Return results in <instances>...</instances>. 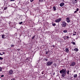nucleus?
Segmentation results:
<instances>
[{
    "label": "nucleus",
    "instance_id": "b1692460",
    "mask_svg": "<svg viewBox=\"0 0 80 80\" xmlns=\"http://www.w3.org/2000/svg\"><path fill=\"white\" fill-rule=\"evenodd\" d=\"M79 9H78V8L76 10V11L78 12V11Z\"/></svg>",
    "mask_w": 80,
    "mask_h": 80
},
{
    "label": "nucleus",
    "instance_id": "f257e3e1",
    "mask_svg": "<svg viewBox=\"0 0 80 80\" xmlns=\"http://www.w3.org/2000/svg\"><path fill=\"white\" fill-rule=\"evenodd\" d=\"M60 73L62 74V77H65V75H66V73H67V71H66L65 70H64V69H62V70L60 71Z\"/></svg>",
    "mask_w": 80,
    "mask_h": 80
},
{
    "label": "nucleus",
    "instance_id": "1a4fd4ad",
    "mask_svg": "<svg viewBox=\"0 0 80 80\" xmlns=\"http://www.w3.org/2000/svg\"><path fill=\"white\" fill-rule=\"evenodd\" d=\"M64 4L63 3H62L60 4V6L61 7H63V5H64Z\"/></svg>",
    "mask_w": 80,
    "mask_h": 80
},
{
    "label": "nucleus",
    "instance_id": "20e7f679",
    "mask_svg": "<svg viewBox=\"0 0 80 80\" xmlns=\"http://www.w3.org/2000/svg\"><path fill=\"white\" fill-rule=\"evenodd\" d=\"M75 65V62H72L70 64V66H74Z\"/></svg>",
    "mask_w": 80,
    "mask_h": 80
},
{
    "label": "nucleus",
    "instance_id": "6ab92c4d",
    "mask_svg": "<svg viewBox=\"0 0 80 80\" xmlns=\"http://www.w3.org/2000/svg\"><path fill=\"white\" fill-rule=\"evenodd\" d=\"M2 68L1 67H0V72H1V71H2Z\"/></svg>",
    "mask_w": 80,
    "mask_h": 80
},
{
    "label": "nucleus",
    "instance_id": "6e6552de",
    "mask_svg": "<svg viewBox=\"0 0 80 80\" xmlns=\"http://www.w3.org/2000/svg\"><path fill=\"white\" fill-rule=\"evenodd\" d=\"M74 50L76 52H78V48H75L74 49Z\"/></svg>",
    "mask_w": 80,
    "mask_h": 80
},
{
    "label": "nucleus",
    "instance_id": "aec40b11",
    "mask_svg": "<svg viewBox=\"0 0 80 80\" xmlns=\"http://www.w3.org/2000/svg\"><path fill=\"white\" fill-rule=\"evenodd\" d=\"M72 44H73V45H75V42H72Z\"/></svg>",
    "mask_w": 80,
    "mask_h": 80
},
{
    "label": "nucleus",
    "instance_id": "cd10ccee",
    "mask_svg": "<svg viewBox=\"0 0 80 80\" xmlns=\"http://www.w3.org/2000/svg\"><path fill=\"white\" fill-rule=\"evenodd\" d=\"M3 55V54L2 53H0V55Z\"/></svg>",
    "mask_w": 80,
    "mask_h": 80
},
{
    "label": "nucleus",
    "instance_id": "4468645a",
    "mask_svg": "<svg viewBox=\"0 0 80 80\" xmlns=\"http://www.w3.org/2000/svg\"><path fill=\"white\" fill-rule=\"evenodd\" d=\"M63 32H64V33H67V30H64L63 31Z\"/></svg>",
    "mask_w": 80,
    "mask_h": 80
},
{
    "label": "nucleus",
    "instance_id": "9b49d317",
    "mask_svg": "<svg viewBox=\"0 0 80 80\" xmlns=\"http://www.w3.org/2000/svg\"><path fill=\"white\" fill-rule=\"evenodd\" d=\"M2 38H5V35L4 34L3 35H2Z\"/></svg>",
    "mask_w": 80,
    "mask_h": 80
},
{
    "label": "nucleus",
    "instance_id": "72a5a7b5",
    "mask_svg": "<svg viewBox=\"0 0 80 80\" xmlns=\"http://www.w3.org/2000/svg\"><path fill=\"white\" fill-rule=\"evenodd\" d=\"M76 35V34H73V35Z\"/></svg>",
    "mask_w": 80,
    "mask_h": 80
},
{
    "label": "nucleus",
    "instance_id": "7c9ffc66",
    "mask_svg": "<svg viewBox=\"0 0 80 80\" xmlns=\"http://www.w3.org/2000/svg\"><path fill=\"white\" fill-rule=\"evenodd\" d=\"M44 72L43 71L42 72V74H43Z\"/></svg>",
    "mask_w": 80,
    "mask_h": 80
},
{
    "label": "nucleus",
    "instance_id": "dca6fc26",
    "mask_svg": "<svg viewBox=\"0 0 80 80\" xmlns=\"http://www.w3.org/2000/svg\"><path fill=\"white\" fill-rule=\"evenodd\" d=\"M69 70H68L67 72V74H68H68H69Z\"/></svg>",
    "mask_w": 80,
    "mask_h": 80
},
{
    "label": "nucleus",
    "instance_id": "473e14b6",
    "mask_svg": "<svg viewBox=\"0 0 80 80\" xmlns=\"http://www.w3.org/2000/svg\"><path fill=\"white\" fill-rule=\"evenodd\" d=\"M55 72H54V73H53V75H55Z\"/></svg>",
    "mask_w": 80,
    "mask_h": 80
},
{
    "label": "nucleus",
    "instance_id": "2f4dec72",
    "mask_svg": "<svg viewBox=\"0 0 80 80\" xmlns=\"http://www.w3.org/2000/svg\"><path fill=\"white\" fill-rule=\"evenodd\" d=\"M3 54H5V52H2V55H3Z\"/></svg>",
    "mask_w": 80,
    "mask_h": 80
},
{
    "label": "nucleus",
    "instance_id": "c756f323",
    "mask_svg": "<svg viewBox=\"0 0 80 80\" xmlns=\"http://www.w3.org/2000/svg\"><path fill=\"white\" fill-rule=\"evenodd\" d=\"M77 11H75V12H74V13H77Z\"/></svg>",
    "mask_w": 80,
    "mask_h": 80
},
{
    "label": "nucleus",
    "instance_id": "c85d7f7f",
    "mask_svg": "<svg viewBox=\"0 0 80 80\" xmlns=\"http://www.w3.org/2000/svg\"><path fill=\"white\" fill-rule=\"evenodd\" d=\"M67 38H69V37H68V36H67Z\"/></svg>",
    "mask_w": 80,
    "mask_h": 80
},
{
    "label": "nucleus",
    "instance_id": "c9c22d12",
    "mask_svg": "<svg viewBox=\"0 0 80 80\" xmlns=\"http://www.w3.org/2000/svg\"><path fill=\"white\" fill-rule=\"evenodd\" d=\"M18 51H19V50H20V49H18Z\"/></svg>",
    "mask_w": 80,
    "mask_h": 80
},
{
    "label": "nucleus",
    "instance_id": "423d86ee",
    "mask_svg": "<svg viewBox=\"0 0 80 80\" xmlns=\"http://www.w3.org/2000/svg\"><path fill=\"white\" fill-rule=\"evenodd\" d=\"M66 25H67V23H65V22H64L63 23L62 27H65Z\"/></svg>",
    "mask_w": 80,
    "mask_h": 80
},
{
    "label": "nucleus",
    "instance_id": "f3484780",
    "mask_svg": "<svg viewBox=\"0 0 80 80\" xmlns=\"http://www.w3.org/2000/svg\"><path fill=\"white\" fill-rule=\"evenodd\" d=\"M52 25L53 26H55V25H56V24L55 23H54V24H52Z\"/></svg>",
    "mask_w": 80,
    "mask_h": 80
},
{
    "label": "nucleus",
    "instance_id": "ea45409f",
    "mask_svg": "<svg viewBox=\"0 0 80 80\" xmlns=\"http://www.w3.org/2000/svg\"><path fill=\"white\" fill-rule=\"evenodd\" d=\"M77 0H75V1H77Z\"/></svg>",
    "mask_w": 80,
    "mask_h": 80
},
{
    "label": "nucleus",
    "instance_id": "f704fd0d",
    "mask_svg": "<svg viewBox=\"0 0 80 80\" xmlns=\"http://www.w3.org/2000/svg\"><path fill=\"white\" fill-rule=\"evenodd\" d=\"M52 47H55V45H53Z\"/></svg>",
    "mask_w": 80,
    "mask_h": 80
},
{
    "label": "nucleus",
    "instance_id": "a19ab883",
    "mask_svg": "<svg viewBox=\"0 0 80 80\" xmlns=\"http://www.w3.org/2000/svg\"><path fill=\"white\" fill-rule=\"evenodd\" d=\"M13 79H12V80Z\"/></svg>",
    "mask_w": 80,
    "mask_h": 80
},
{
    "label": "nucleus",
    "instance_id": "412c9836",
    "mask_svg": "<svg viewBox=\"0 0 80 80\" xmlns=\"http://www.w3.org/2000/svg\"><path fill=\"white\" fill-rule=\"evenodd\" d=\"M23 23V22H20L19 23V24L20 25H21V24H22V23Z\"/></svg>",
    "mask_w": 80,
    "mask_h": 80
},
{
    "label": "nucleus",
    "instance_id": "4c0bfd02",
    "mask_svg": "<svg viewBox=\"0 0 80 80\" xmlns=\"http://www.w3.org/2000/svg\"><path fill=\"white\" fill-rule=\"evenodd\" d=\"M46 54H48V52H46Z\"/></svg>",
    "mask_w": 80,
    "mask_h": 80
},
{
    "label": "nucleus",
    "instance_id": "ddd939ff",
    "mask_svg": "<svg viewBox=\"0 0 80 80\" xmlns=\"http://www.w3.org/2000/svg\"><path fill=\"white\" fill-rule=\"evenodd\" d=\"M77 77V74H75L74 75V78H76Z\"/></svg>",
    "mask_w": 80,
    "mask_h": 80
},
{
    "label": "nucleus",
    "instance_id": "58836bf2",
    "mask_svg": "<svg viewBox=\"0 0 80 80\" xmlns=\"http://www.w3.org/2000/svg\"><path fill=\"white\" fill-rule=\"evenodd\" d=\"M13 80H15V78H14L13 79Z\"/></svg>",
    "mask_w": 80,
    "mask_h": 80
},
{
    "label": "nucleus",
    "instance_id": "e433bc0d",
    "mask_svg": "<svg viewBox=\"0 0 80 80\" xmlns=\"http://www.w3.org/2000/svg\"><path fill=\"white\" fill-rule=\"evenodd\" d=\"M11 46H12V47H13V45H11Z\"/></svg>",
    "mask_w": 80,
    "mask_h": 80
},
{
    "label": "nucleus",
    "instance_id": "f8f14e48",
    "mask_svg": "<svg viewBox=\"0 0 80 80\" xmlns=\"http://www.w3.org/2000/svg\"><path fill=\"white\" fill-rule=\"evenodd\" d=\"M53 8L54 10H56V7H55V6H54L53 7Z\"/></svg>",
    "mask_w": 80,
    "mask_h": 80
},
{
    "label": "nucleus",
    "instance_id": "a878e982",
    "mask_svg": "<svg viewBox=\"0 0 80 80\" xmlns=\"http://www.w3.org/2000/svg\"><path fill=\"white\" fill-rule=\"evenodd\" d=\"M43 0H39L40 2H43Z\"/></svg>",
    "mask_w": 80,
    "mask_h": 80
},
{
    "label": "nucleus",
    "instance_id": "2eb2a0df",
    "mask_svg": "<svg viewBox=\"0 0 80 80\" xmlns=\"http://www.w3.org/2000/svg\"><path fill=\"white\" fill-rule=\"evenodd\" d=\"M3 58H2L1 57H0V60H3Z\"/></svg>",
    "mask_w": 80,
    "mask_h": 80
},
{
    "label": "nucleus",
    "instance_id": "a211bd4d",
    "mask_svg": "<svg viewBox=\"0 0 80 80\" xmlns=\"http://www.w3.org/2000/svg\"><path fill=\"white\" fill-rule=\"evenodd\" d=\"M7 7H6L4 8V10H7Z\"/></svg>",
    "mask_w": 80,
    "mask_h": 80
},
{
    "label": "nucleus",
    "instance_id": "5701e85b",
    "mask_svg": "<svg viewBox=\"0 0 80 80\" xmlns=\"http://www.w3.org/2000/svg\"><path fill=\"white\" fill-rule=\"evenodd\" d=\"M10 1H11V2H13L15 1V0H10Z\"/></svg>",
    "mask_w": 80,
    "mask_h": 80
},
{
    "label": "nucleus",
    "instance_id": "4be33fe9",
    "mask_svg": "<svg viewBox=\"0 0 80 80\" xmlns=\"http://www.w3.org/2000/svg\"><path fill=\"white\" fill-rule=\"evenodd\" d=\"M35 37V36H34V37L32 38V39H34Z\"/></svg>",
    "mask_w": 80,
    "mask_h": 80
},
{
    "label": "nucleus",
    "instance_id": "39448f33",
    "mask_svg": "<svg viewBox=\"0 0 80 80\" xmlns=\"http://www.w3.org/2000/svg\"><path fill=\"white\" fill-rule=\"evenodd\" d=\"M53 63V62H48L47 63V65H50L51 64H52Z\"/></svg>",
    "mask_w": 80,
    "mask_h": 80
},
{
    "label": "nucleus",
    "instance_id": "bb28decb",
    "mask_svg": "<svg viewBox=\"0 0 80 80\" xmlns=\"http://www.w3.org/2000/svg\"><path fill=\"white\" fill-rule=\"evenodd\" d=\"M34 0H31V2H33Z\"/></svg>",
    "mask_w": 80,
    "mask_h": 80
},
{
    "label": "nucleus",
    "instance_id": "393cba45",
    "mask_svg": "<svg viewBox=\"0 0 80 80\" xmlns=\"http://www.w3.org/2000/svg\"><path fill=\"white\" fill-rule=\"evenodd\" d=\"M4 77V75H2L1 76V77Z\"/></svg>",
    "mask_w": 80,
    "mask_h": 80
},
{
    "label": "nucleus",
    "instance_id": "9d476101",
    "mask_svg": "<svg viewBox=\"0 0 80 80\" xmlns=\"http://www.w3.org/2000/svg\"><path fill=\"white\" fill-rule=\"evenodd\" d=\"M67 20V22L68 23H69V22H70V20H69V18H66Z\"/></svg>",
    "mask_w": 80,
    "mask_h": 80
},
{
    "label": "nucleus",
    "instance_id": "0eeeda50",
    "mask_svg": "<svg viewBox=\"0 0 80 80\" xmlns=\"http://www.w3.org/2000/svg\"><path fill=\"white\" fill-rule=\"evenodd\" d=\"M65 52H67V53H68L69 52V50L68 48H66L65 49Z\"/></svg>",
    "mask_w": 80,
    "mask_h": 80
},
{
    "label": "nucleus",
    "instance_id": "f03ea898",
    "mask_svg": "<svg viewBox=\"0 0 80 80\" xmlns=\"http://www.w3.org/2000/svg\"><path fill=\"white\" fill-rule=\"evenodd\" d=\"M62 20V19L61 18H60L59 19H58L55 20V22H60Z\"/></svg>",
    "mask_w": 80,
    "mask_h": 80
},
{
    "label": "nucleus",
    "instance_id": "7ed1b4c3",
    "mask_svg": "<svg viewBox=\"0 0 80 80\" xmlns=\"http://www.w3.org/2000/svg\"><path fill=\"white\" fill-rule=\"evenodd\" d=\"M13 73V71L12 70H10L9 71V72L8 73V75H11Z\"/></svg>",
    "mask_w": 80,
    "mask_h": 80
}]
</instances>
